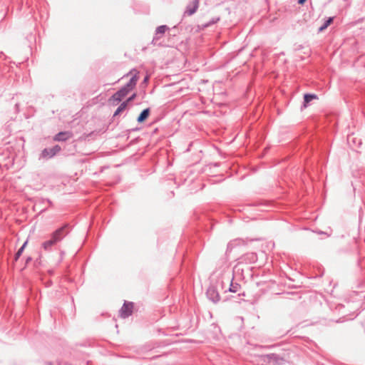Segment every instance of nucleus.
<instances>
[{"instance_id":"nucleus-23","label":"nucleus","mask_w":365,"mask_h":365,"mask_svg":"<svg viewBox=\"0 0 365 365\" xmlns=\"http://www.w3.org/2000/svg\"><path fill=\"white\" fill-rule=\"evenodd\" d=\"M45 202H47L48 204L49 207H52L53 205V204L51 200L44 199V198L41 199V200H40L41 204L43 205Z\"/></svg>"},{"instance_id":"nucleus-26","label":"nucleus","mask_w":365,"mask_h":365,"mask_svg":"<svg viewBox=\"0 0 365 365\" xmlns=\"http://www.w3.org/2000/svg\"><path fill=\"white\" fill-rule=\"evenodd\" d=\"M31 260H32V257H28L26 259V264H28L30 262H31Z\"/></svg>"},{"instance_id":"nucleus-21","label":"nucleus","mask_w":365,"mask_h":365,"mask_svg":"<svg viewBox=\"0 0 365 365\" xmlns=\"http://www.w3.org/2000/svg\"><path fill=\"white\" fill-rule=\"evenodd\" d=\"M0 9H1L0 20H3L5 18V16H6L7 8L6 6H4L3 4H0Z\"/></svg>"},{"instance_id":"nucleus-14","label":"nucleus","mask_w":365,"mask_h":365,"mask_svg":"<svg viewBox=\"0 0 365 365\" xmlns=\"http://www.w3.org/2000/svg\"><path fill=\"white\" fill-rule=\"evenodd\" d=\"M150 113V110L149 108L143 110L142 112L138 115V117L137 118V121L139 123L144 122L148 118Z\"/></svg>"},{"instance_id":"nucleus-27","label":"nucleus","mask_w":365,"mask_h":365,"mask_svg":"<svg viewBox=\"0 0 365 365\" xmlns=\"http://www.w3.org/2000/svg\"><path fill=\"white\" fill-rule=\"evenodd\" d=\"M306 1H307V0H298L297 1L298 4L300 5H303Z\"/></svg>"},{"instance_id":"nucleus-7","label":"nucleus","mask_w":365,"mask_h":365,"mask_svg":"<svg viewBox=\"0 0 365 365\" xmlns=\"http://www.w3.org/2000/svg\"><path fill=\"white\" fill-rule=\"evenodd\" d=\"M245 242L243 240L237 238L230 241L227 246L226 255H228L232 250L239 246L245 245Z\"/></svg>"},{"instance_id":"nucleus-8","label":"nucleus","mask_w":365,"mask_h":365,"mask_svg":"<svg viewBox=\"0 0 365 365\" xmlns=\"http://www.w3.org/2000/svg\"><path fill=\"white\" fill-rule=\"evenodd\" d=\"M199 6V0H192L191 3H190L185 11V14H187L188 16H191L194 14Z\"/></svg>"},{"instance_id":"nucleus-24","label":"nucleus","mask_w":365,"mask_h":365,"mask_svg":"<svg viewBox=\"0 0 365 365\" xmlns=\"http://www.w3.org/2000/svg\"><path fill=\"white\" fill-rule=\"evenodd\" d=\"M123 88H125L126 92L129 93L130 91H132L134 87H133L128 82L122 87Z\"/></svg>"},{"instance_id":"nucleus-10","label":"nucleus","mask_w":365,"mask_h":365,"mask_svg":"<svg viewBox=\"0 0 365 365\" xmlns=\"http://www.w3.org/2000/svg\"><path fill=\"white\" fill-rule=\"evenodd\" d=\"M228 284L227 290L230 292L236 293L240 288V285L238 283H234L230 277L225 279V287Z\"/></svg>"},{"instance_id":"nucleus-22","label":"nucleus","mask_w":365,"mask_h":365,"mask_svg":"<svg viewBox=\"0 0 365 365\" xmlns=\"http://www.w3.org/2000/svg\"><path fill=\"white\" fill-rule=\"evenodd\" d=\"M138 76H137V74H135L134 76H133L129 80L128 83L133 86V87H135L136 84H137V82H138Z\"/></svg>"},{"instance_id":"nucleus-13","label":"nucleus","mask_w":365,"mask_h":365,"mask_svg":"<svg viewBox=\"0 0 365 365\" xmlns=\"http://www.w3.org/2000/svg\"><path fill=\"white\" fill-rule=\"evenodd\" d=\"M241 268L243 269V272L234 274L237 275H240L242 278L252 276L251 272L252 268L251 267H250L249 265H242Z\"/></svg>"},{"instance_id":"nucleus-19","label":"nucleus","mask_w":365,"mask_h":365,"mask_svg":"<svg viewBox=\"0 0 365 365\" xmlns=\"http://www.w3.org/2000/svg\"><path fill=\"white\" fill-rule=\"evenodd\" d=\"M262 357L263 358V361L264 362H267V361L269 362L271 360H277L278 358V356L275 354H269L263 355V356H262Z\"/></svg>"},{"instance_id":"nucleus-1","label":"nucleus","mask_w":365,"mask_h":365,"mask_svg":"<svg viewBox=\"0 0 365 365\" xmlns=\"http://www.w3.org/2000/svg\"><path fill=\"white\" fill-rule=\"evenodd\" d=\"M70 231V225L68 224H64L51 234V238L42 243V247L46 251H51L52 247L58 242L63 240L68 235Z\"/></svg>"},{"instance_id":"nucleus-9","label":"nucleus","mask_w":365,"mask_h":365,"mask_svg":"<svg viewBox=\"0 0 365 365\" xmlns=\"http://www.w3.org/2000/svg\"><path fill=\"white\" fill-rule=\"evenodd\" d=\"M72 133L70 131H62L57 133L53 140L58 142H64L70 139L72 137Z\"/></svg>"},{"instance_id":"nucleus-28","label":"nucleus","mask_w":365,"mask_h":365,"mask_svg":"<svg viewBox=\"0 0 365 365\" xmlns=\"http://www.w3.org/2000/svg\"><path fill=\"white\" fill-rule=\"evenodd\" d=\"M148 79H149V77H148V76H145V78H144V80H143V82H144V83H147V82H148Z\"/></svg>"},{"instance_id":"nucleus-15","label":"nucleus","mask_w":365,"mask_h":365,"mask_svg":"<svg viewBox=\"0 0 365 365\" xmlns=\"http://www.w3.org/2000/svg\"><path fill=\"white\" fill-rule=\"evenodd\" d=\"M5 162L1 164L0 163V167L4 166L6 167V169H9L14 165V155L13 154L9 155L5 159Z\"/></svg>"},{"instance_id":"nucleus-2","label":"nucleus","mask_w":365,"mask_h":365,"mask_svg":"<svg viewBox=\"0 0 365 365\" xmlns=\"http://www.w3.org/2000/svg\"><path fill=\"white\" fill-rule=\"evenodd\" d=\"M220 289L225 292L227 291L226 287H225V277L218 278L215 283H212L209 286L206 292L208 299L215 304L217 303L220 299L219 294Z\"/></svg>"},{"instance_id":"nucleus-6","label":"nucleus","mask_w":365,"mask_h":365,"mask_svg":"<svg viewBox=\"0 0 365 365\" xmlns=\"http://www.w3.org/2000/svg\"><path fill=\"white\" fill-rule=\"evenodd\" d=\"M168 30H169V27L167 25H161L158 26L155 29V36L153 38L152 43L153 45H160L158 43V41L160 39V34H164Z\"/></svg>"},{"instance_id":"nucleus-29","label":"nucleus","mask_w":365,"mask_h":365,"mask_svg":"<svg viewBox=\"0 0 365 365\" xmlns=\"http://www.w3.org/2000/svg\"><path fill=\"white\" fill-rule=\"evenodd\" d=\"M46 210H47V207H44V208H43V209L41 210L40 213H42V212H43L46 211Z\"/></svg>"},{"instance_id":"nucleus-16","label":"nucleus","mask_w":365,"mask_h":365,"mask_svg":"<svg viewBox=\"0 0 365 365\" xmlns=\"http://www.w3.org/2000/svg\"><path fill=\"white\" fill-rule=\"evenodd\" d=\"M334 21V17H329L327 19L323 24L319 28L318 31L322 32L324 31Z\"/></svg>"},{"instance_id":"nucleus-20","label":"nucleus","mask_w":365,"mask_h":365,"mask_svg":"<svg viewBox=\"0 0 365 365\" xmlns=\"http://www.w3.org/2000/svg\"><path fill=\"white\" fill-rule=\"evenodd\" d=\"M27 242L28 241L26 240L23 245L19 249V250L16 252V253L15 254V256H14V260L15 261H17L19 257H21V255H22L26 245H27Z\"/></svg>"},{"instance_id":"nucleus-11","label":"nucleus","mask_w":365,"mask_h":365,"mask_svg":"<svg viewBox=\"0 0 365 365\" xmlns=\"http://www.w3.org/2000/svg\"><path fill=\"white\" fill-rule=\"evenodd\" d=\"M128 93L126 92L125 88H120L117 92H115L110 98V100H113L117 102H120L121 100L125 97Z\"/></svg>"},{"instance_id":"nucleus-12","label":"nucleus","mask_w":365,"mask_h":365,"mask_svg":"<svg viewBox=\"0 0 365 365\" xmlns=\"http://www.w3.org/2000/svg\"><path fill=\"white\" fill-rule=\"evenodd\" d=\"M318 97L316 94H314V93H305L304 95V102H303V107L304 108H307L309 105V103L314 100V99H317Z\"/></svg>"},{"instance_id":"nucleus-18","label":"nucleus","mask_w":365,"mask_h":365,"mask_svg":"<svg viewBox=\"0 0 365 365\" xmlns=\"http://www.w3.org/2000/svg\"><path fill=\"white\" fill-rule=\"evenodd\" d=\"M127 102H123L120 103V105L118 107V108L115 110L114 114H113V117H115L117 116L118 115H119L120 113H122L127 107Z\"/></svg>"},{"instance_id":"nucleus-3","label":"nucleus","mask_w":365,"mask_h":365,"mask_svg":"<svg viewBox=\"0 0 365 365\" xmlns=\"http://www.w3.org/2000/svg\"><path fill=\"white\" fill-rule=\"evenodd\" d=\"M257 261V255L255 252H247L237 259V262L233 268V273H242V265H249Z\"/></svg>"},{"instance_id":"nucleus-17","label":"nucleus","mask_w":365,"mask_h":365,"mask_svg":"<svg viewBox=\"0 0 365 365\" xmlns=\"http://www.w3.org/2000/svg\"><path fill=\"white\" fill-rule=\"evenodd\" d=\"M220 20V18L219 16L212 17L209 21L202 24V27L204 29L210 27V26L217 23Z\"/></svg>"},{"instance_id":"nucleus-5","label":"nucleus","mask_w":365,"mask_h":365,"mask_svg":"<svg viewBox=\"0 0 365 365\" xmlns=\"http://www.w3.org/2000/svg\"><path fill=\"white\" fill-rule=\"evenodd\" d=\"M133 303L130 302H125L120 310V316L125 319L130 317L133 313Z\"/></svg>"},{"instance_id":"nucleus-25","label":"nucleus","mask_w":365,"mask_h":365,"mask_svg":"<svg viewBox=\"0 0 365 365\" xmlns=\"http://www.w3.org/2000/svg\"><path fill=\"white\" fill-rule=\"evenodd\" d=\"M135 98H136V93H133L130 97H128L127 98V100L125 101L124 102H127V105H128V103L133 101Z\"/></svg>"},{"instance_id":"nucleus-4","label":"nucleus","mask_w":365,"mask_h":365,"mask_svg":"<svg viewBox=\"0 0 365 365\" xmlns=\"http://www.w3.org/2000/svg\"><path fill=\"white\" fill-rule=\"evenodd\" d=\"M61 150V148L58 145H56L52 148H44L40 154L39 160L50 159L55 156Z\"/></svg>"}]
</instances>
